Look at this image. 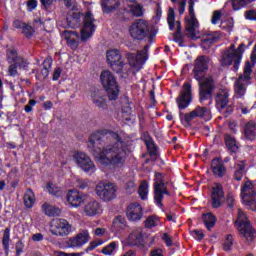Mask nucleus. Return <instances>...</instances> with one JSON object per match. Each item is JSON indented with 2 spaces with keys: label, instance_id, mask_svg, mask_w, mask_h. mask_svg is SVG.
<instances>
[{
  "label": "nucleus",
  "instance_id": "f257e3e1",
  "mask_svg": "<svg viewBox=\"0 0 256 256\" xmlns=\"http://www.w3.org/2000/svg\"><path fill=\"white\" fill-rule=\"evenodd\" d=\"M88 149L104 167L121 169L125 165L127 145L116 132L100 130L93 133L88 141Z\"/></svg>",
  "mask_w": 256,
  "mask_h": 256
},
{
  "label": "nucleus",
  "instance_id": "f03ea898",
  "mask_svg": "<svg viewBox=\"0 0 256 256\" xmlns=\"http://www.w3.org/2000/svg\"><path fill=\"white\" fill-rule=\"evenodd\" d=\"M211 65V58L207 56H198L194 63L193 74L200 87V101L209 99L215 89V82L213 77L205 76Z\"/></svg>",
  "mask_w": 256,
  "mask_h": 256
},
{
  "label": "nucleus",
  "instance_id": "7ed1b4c3",
  "mask_svg": "<svg viewBox=\"0 0 256 256\" xmlns=\"http://www.w3.org/2000/svg\"><path fill=\"white\" fill-rule=\"evenodd\" d=\"M250 59L252 63L249 61L245 62L243 74H241L234 83V93L238 99L245 96L247 93V87L251 85V73H253V67H255L256 63V43Z\"/></svg>",
  "mask_w": 256,
  "mask_h": 256
},
{
  "label": "nucleus",
  "instance_id": "20e7f679",
  "mask_svg": "<svg viewBox=\"0 0 256 256\" xmlns=\"http://www.w3.org/2000/svg\"><path fill=\"white\" fill-rule=\"evenodd\" d=\"M245 49H247V47L243 43L240 44L238 48L235 47V44H231L230 47L226 48L222 54L220 59L221 65L229 66L234 64V68L239 69Z\"/></svg>",
  "mask_w": 256,
  "mask_h": 256
},
{
  "label": "nucleus",
  "instance_id": "39448f33",
  "mask_svg": "<svg viewBox=\"0 0 256 256\" xmlns=\"http://www.w3.org/2000/svg\"><path fill=\"white\" fill-rule=\"evenodd\" d=\"M100 81L105 89L110 101H116L119 97V84H117V79L115 75L109 70H104L100 74Z\"/></svg>",
  "mask_w": 256,
  "mask_h": 256
},
{
  "label": "nucleus",
  "instance_id": "423d86ee",
  "mask_svg": "<svg viewBox=\"0 0 256 256\" xmlns=\"http://www.w3.org/2000/svg\"><path fill=\"white\" fill-rule=\"evenodd\" d=\"M235 227L237 231H239L240 235H242V237L248 241V243H251V241L255 239L256 231L251 226V223H249V219L247 218L245 212L241 209H238Z\"/></svg>",
  "mask_w": 256,
  "mask_h": 256
},
{
  "label": "nucleus",
  "instance_id": "0eeeda50",
  "mask_svg": "<svg viewBox=\"0 0 256 256\" xmlns=\"http://www.w3.org/2000/svg\"><path fill=\"white\" fill-rule=\"evenodd\" d=\"M179 117L184 127H191V123H193L195 119H204V121H210L211 110H209L207 107L197 106L190 112H180Z\"/></svg>",
  "mask_w": 256,
  "mask_h": 256
},
{
  "label": "nucleus",
  "instance_id": "6e6552de",
  "mask_svg": "<svg viewBox=\"0 0 256 256\" xmlns=\"http://www.w3.org/2000/svg\"><path fill=\"white\" fill-rule=\"evenodd\" d=\"M189 15L190 18L186 19V35L190 39H199L201 33L199 32V21L195 17V1L189 0Z\"/></svg>",
  "mask_w": 256,
  "mask_h": 256
},
{
  "label": "nucleus",
  "instance_id": "1a4fd4ad",
  "mask_svg": "<svg viewBox=\"0 0 256 256\" xmlns=\"http://www.w3.org/2000/svg\"><path fill=\"white\" fill-rule=\"evenodd\" d=\"M49 231L54 237H67L68 235H71L73 225H71L67 219L56 218L50 222Z\"/></svg>",
  "mask_w": 256,
  "mask_h": 256
},
{
  "label": "nucleus",
  "instance_id": "9d476101",
  "mask_svg": "<svg viewBox=\"0 0 256 256\" xmlns=\"http://www.w3.org/2000/svg\"><path fill=\"white\" fill-rule=\"evenodd\" d=\"M96 195L102 201H113L117 197V185L111 182H100L95 188Z\"/></svg>",
  "mask_w": 256,
  "mask_h": 256
},
{
  "label": "nucleus",
  "instance_id": "9b49d317",
  "mask_svg": "<svg viewBox=\"0 0 256 256\" xmlns=\"http://www.w3.org/2000/svg\"><path fill=\"white\" fill-rule=\"evenodd\" d=\"M130 37L136 41H143L149 35V23L138 19L129 27Z\"/></svg>",
  "mask_w": 256,
  "mask_h": 256
},
{
  "label": "nucleus",
  "instance_id": "f8f14e48",
  "mask_svg": "<svg viewBox=\"0 0 256 256\" xmlns=\"http://www.w3.org/2000/svg\"><path fill=\"white\" fill-rule=\"evenodd\" d=\"M163 178L164 176L161 173H156L154 177V201L159 207L163 205L164 195H169Z\"/></svg>",
  "mask_w": 256,
  "mask_h": 256
},
{
  "label": "nucleus",
  "instance_id": "ddd939ff",
  "mask_svg": "<svg viewBox=\"0 0 256 256\" xmlns=\"http://www.w3.org/2000/svg\"><path fill=\"white\" fill-rule=\"evenodd\" d=\"M241 198L251 211H256V190L253 188L251 181L244 183L241 189Z\"/></svg>",
  "mask_w": 256,
  "mask_h": 256
},
{
  "label": "nucleus",
  "instance_id": "4468645a",
  "mask_svg": "<svg viewBox=\"0 0 256 256\" xmlns=\"http://www.w3.org/2000/svg\"><path fill=\"white\" fill-rule=\"evenodd\" d=\"M74 159L76 164L84 173H88L89 175H93L97 171V167L95 166V162L91 160V157L84 152H76L74 154Z\"/></svg>",
  "mask_w": 256,
  "mask_h": 256
},
{
  "label": "nucleus",
  "instance_id": "2eb2a0df",
  "mask_svg": "<svg viewBox=\"0 0 256 256\" xmlns=\"http://www.w3.org/2000/svg\"><path fill=\"white\" fill-rule=\"evenodd\" d=\"M106 61L113 69V71H116L119 73L125 66V62L123 61V55L121 54V51L118 49H110L106 52Z\"/></svg>",
  "mask_w": 256,
  "mask_h": 256
},
{
  "label": "nucleus",
  "instance_id": "dca6fc26",
  "mask_svg": "<svg viewBox=\"0 0 256 256\" xmlns=\"http://www.w3.org/2000/svg\"><path fill=\"white\" fill-rule=\"evenodd\" d=\"M149 46H145L144 50L139 51L136 55L133 53H128L126 55L128 63L134 71H140L143 68V65L147 61V50Z\"/></svg>",
  "mask_w": 256,
  "mask_h": 256
},
{
  "label": "nucleus",
  "instance_id": "f3484780",
  "mask_svg": "<svg viewBox=\"0 0 256 256\" xmlns=\"http://www.w3.org/2000/svg\"><path fill=\"white\" fill-rule=\"evenodd\" d=\"M66 201L70 205V207L78 209V207H82L83 205H85V201H87V194L72 189L68 191L66 195Z\"/></svg>",
  "mask_w": 256,
  "mask_h": 256
},
{
  "label": "nucleus",
  "instance_id": "a211bd4d",
  "mask_svg": "<svg viewBox=\"0 0 256 256\" xmlns=\"http://www.w3.org/2000/svg\"><path fill=\"white\" fill-rule=\"evenodd\" d=\"M192 100L193 96L191 94V84L184 83L182 90L180 91V94L176 99L178 108L181 110L187 109V107L191 105Z\"/></svg>",
  "mask_w": 256,
  "mask_h": 256
},
{
  "label": "nucleus",
  "instance_id": "6ab92c4d",
  "mask_svg": "<svg viewBox=\"0 0 256 256\" xmlns=\"http://www.w3.org/2000/svg\"><path fill=\"white\" fill-rule=\"evenodd\" d=\"M95 19H93V14L91 12H87L84 16V25L81 29V40L87 41L90 37H93V33H95Z\"/></svg>",
  "mask_w": 256,
  "mask_h": 256
},
{
  "label": "nucleus",
  "instance_id": "aec40b11",
  "mask_svg": "<svg viewBox=\"0 0 256 256\" xmlns=\"http://www.w3.org/2000/svg\"><path fill=\"white\" fill-rule=\"evenodd\" d=\"M212 207L214 209H219L223 203H225V191L223 190V185L220 183H215L211 190Z\"/></svg>",
  "mask_w": 256,
  "mask_h": 256
},
{
  "label": "nucleus",
  "instance_id": "412c9836",
  "mask_svg": "<svg viewBox=\"0 0 256 256\" xmlns=\"http://www.w3.org/2000/svg\"><path fill=\"white\" fill-rule=\"evenodd\" d=\"M90 239L91 235L89 234V230H82L76 236L69 238L67 245L72 249H79L83 247V245H87Z\"/></svg>",
  "mask_w": 256,
  "mask_h": 256
},
{
  "label": "nucleus",
  "instance_id": "4be33fe9",
  "mask_svg": "<svg viewBox=\"0 0 256 256\" xmlns=\"http://www.w3.org/2000/svg\"><path fill=\"white\" fill-rule=\"evenodd\" d=\"M167 21L170 31H173L176 26L174 41H176V43H181V22H175V10H173V8L168 9Z\"/></svg>",
  "mask_w": 256,
  "mask_h": 256
},
{
  "label": "nucleus",
  "instance_id": "5701e85b",
  "mask_svg": "<svg viewBox=\"0 0 256 256\" xmlns=\"http://www.w3.org/2000/svg\"><path fill=\"white\" fill-rule=\"evenodd\" d=\"M126 215L129 221H141L143 217V206L137 202L131 203L127 207Z\"/></svg>",
  "mask_w": 256,
  "mask_h": 256
},
{
  "label": "nucleus",
  "instance_id": "b1692460",
  "mask_svg": "<svg viewBox=\"0 0 256 256\" xmlns=\"http://www.w3.org/2000/svg\"><path fill=\"white\" fill-rule=\"evenodd\" d=\"M84 213L86 217H97L103 213V207L98 201L91 200L84 206Z\"/></svg>",
  "mask_w": 256,
  "mask_h": 256
},
{
  "label": "nucleus",
  "instance_id": "393cba45",
  "mask_svg": "<svg viewBox=\"0 0 256 256\" xmlns=\"http://www.w3.org/2000/svg\"><path fill=\"white\" fill-rule=\"evenodd\" d=\"M215 101L218 111H223L229 105V92L227 90H220L215 96Z\"/></svg>",
  "mask_w": 256,
  "mask_h": 256
},
{
  "label": "nucleus",
  "instance_id": "a878e982",
  "mask_svg": "<svg viewBox=\"0 0 256 256\" xmlns=\"http://www.w3.org/2000/svg\"><path fill=\"white\" fill-rule=\"evenodd\" d=\"M7 61L8 63H15V65H18V67H20V69H25V67H27V61L19 57L17 55V51L13 48L8 49L7 51Z\"/></svg>",
  "mask_w": 256,
  "mask_h": 256
},
{
  "label": "nucleus",
  "instance_id": "bb28decb",
  "mask_svg": "<svg viewBox=\"0 0 256 256\" xmlns=\"http://www.w3.org/2000/svg\"><path fill=\"white\" fill-rule=\"evenodd\" d=\"M126 1H129L131 4H128L127 7H124V13H130V15H133L134 17H141L143 15V7L135 3V0Z\"/></svg>",
  "mask_w": 256,
  "mask_h": 256
},
{
  "label": "nucleus",
  "instance_id": "cd10ccee",
  "mask_svg": "<svg viewBox=\"0 0 256 256\" xmlns=\"http://www.w3.org/2000/svg\"><path fill=\"white\" fill-rule=\"evenodd\" d=\"M141 239H143V229L136 228L130 233L126 239V243L128 245H139L141 243Z\"/></svg>",
  "mask_w": 256,
  "mask_h": 256
},
{
  "label": "nucleus",
  "instance_id": "c85d7f7f",
  "mask_svg": "<svg viewBox=\"0 0 256 256\" xmlns=\"http://www.w3.org/2000/svg\"><path fill=\"white\" fill-rule=\"evenodd\" d=\"M42 212L44 215H47V217H59V215H61L59 207L52 205L49 202H45L42 205Z\"/></svg>",
  "mask_w": 256,
  "mask_h": 256
},
{
  "label": "nucleus",
  "instance_id": "c756f323",
  "mask_svg": "<svg viewBox=\"0 0 256 256\" xmlns=\"http://www.w3.org/2000/svg\"><path fill=\"white\" fill-rule=\"evenodd\" d=\"M244 137L248 141H255L256 139V124L253 121L246 123L244 127Z\"/></svg>",
  "mask_w": 256,
  "mask_h": 256
},
{
  "label": "nucleus",
  "instance_id": "7c9ffc66",
  "mask_svg": "<svg viewBox=\"0 0 256 256\" xmlns=\"http://www.w3.org/2000/svg\"><path fill=\"white\" fill-rule=\"evenodd\" d=\"M126 228L127 220H125V217L118 216L113 220L112 231H114V233H121V231L125 230Z\"/></svg>",
  "mask_w": 256,
  "mask_h": 256
},
{
  "label": "nucleus",
  "instance_id": "2f4dec72",
  "mask_svg": "<svg viewBox=\"0 0 256 256\" xmlns=\"http://www.w3.org/2000/svg\"><path fill=\"white\" fill-rule=\"evenodd\" d=\"M119 251V242L113 241L104 246L101 250L102 255L116 256Z\"/></svg>",
  "mask_w": 256,
  "mask_h": 256
},
{
  "label": "nucleus",
  "instance_id": "473e14b6",
  "mask_svg": "<svg viewBox=\"0 0 256 256\" xmlns=\"http://www.w3.org/2000/svg\"><path fill=\"white\" fill-rule=\"evenodd\" d=\"M211 169L216 177H223L225 175V166H223V162L219 158L212 160Z\"/></svg>",
  "mask_w": 256,
  "mask_h": 256
},
{
  "label": "nucleus",
  "instance_id": "72a5a7b5",
  "mask_svg": "<svg viewBox=\"0 0 256 256\" xmlns=\"http://www.w3.org/2000/svg\"><path fill=\"white\" fill-rule=\"evenodd\" d=\"M119 7V0H101V8L103 13H111Z\"/></svg>",
  "mask_w": 256,
  "mask_h": 256
},
{
  "label": "nucleus",
  "instance_id": "f704fd0d",
  "mask_svg": "<svg viewBox=\"0 0 256 256\" xmlns=\"http://www.w3.org/2000/svg\"><path fill=\"white\" fill-rule=\"evenodd\" d=\"M161 225V219L155 215L148 216L144 222L146 229H157V227H161Z\"/></svg>",
  "mask_w": 256,
  "mask_h": 256
},
{
  "label": "nucleus",
  "instance_id": "c9c22d12",
  "mask_svg": "<svg viewBox=\"0 0 256 256\" xmlns=\"http://www.w3.org/2000/svg\"><path fill=\"white\" fill-rule=\"evenodd\" d=\"M202 219L204 221L205 227L208 229V231H211L215 227V224L217 223V218L213 213H206L202 216Z\"/></svg>",
  "mask_w": 256,
  "mask_h": 256
},
{
  "label": "nucleus",
  "instance_id": "e433bc0d",
  "mask_svg": "<svg viewBox=\"0 0 256 256\" xmlns=\"http://www.w3.org/2000/svg\"><path fill=\"white\" fill-rule=\"evenodd\" d=\"M35 201V193L33 192V190H26V193L24 194L25 207H27V209H31L35 205Z\"/></svg>",
  "mask_w": 256,
  "mask_h": 256
},
{
  "label": "nucleus",
  "instance_id": "4c0bfd02",
  "mask_svg": "<svg viewBox=\"0 0 256 256\" xmlns=\"http://www.w3.org/2000/svg\"><path fill=\"white\" fill-rule=\"evenodd\" d=\"M243 175H245V163L239 161L235 164L234 179H236V181H241Z\"/></svg>",
  "mask_w": 256,
  "mask_h": 256
},
{
  "label": "nucleus",
  "instance_id": "58836bf2",
  "mask_svg": "<svg viewBox=\"0 0 256 256\" xmlns=\"http://www.w3.org/2000/svg\"><path fill=\"white\" fill-rule=\"evenodd\" d=\"M9 243H11V228H6L2 237V245L5 253H9Z\"/></svg>",
  "mask_w": 256,
  "mask_h": 256
},
{
  "label": "nucleus",
  "instance_id": "ea45409f",
  "mask_svg": "<svg viewBox=\"0 0 256 256\" xmlns=\"http://www.w3.org/2000/svg\"><path fill=\"white\" fill-rule=\"evenodd\" d=\"M138 193L140 195V199H142L143 201H145L149 195V183H147V181L143 180L140 183V186L138 188Z\"/></svg>",
  "mask_w": 256,
  "mask_h": 256
},
{
  "label": "nucleus",
  "instance_id": "a19ab883",
  "mask_svg": "<svg viewBox=\"0 0 256 256\" xmlns=\"http://www.w3.org/2000/svg\"><path fill=\"white\" fill-rule=\"evenodd\" d=\"M92 101L99 109H105L107 107V100L99 94H94L92 96Z\"/></svg>",
  "mask_w": 256,
  "mask_h": 256
},
{
  "label": "nucleus",
  "instance_id": "79ce46f5",
  "mask_svg": "<svg viewBox=\"0 0 256 256\" xmlns=\"http://www.w3.org/2000/svg\"><path fill=\"white\" fill-rule=\"evenodd\" d=\"M46 189L50 195H54V197H61V188L53 183H48Z\"/></svg>",
  "mask_w": 256,
  "mask_h": 256
},
{
  "label": "nucleus",
  "instance_id": "37998d69",
  "mask_svg": "<svg viewBox=\"0 0 256 256\" xmlns=\"http://www.w3.org/2000/svg\"><path fill=\"white\" fill-rule=\"evenodd\" d=\"M215 41H217V37L215 36V34H208L207 38H204L202 40V47L203 49H207L209 47H211L212 43H215Z\"/></svg>",
  "mask_w": 256,
  "mask_h": 256
},
{
  "label": "nucleus",
  "instance_id": "c03bdc74",
  "mask_svg": "<svg viewBox=\"0 0 256 256\" xmlns=\"http://www.w3.org/2000/svg\"><path fill=\"white\" fill-rule=\"evenodd\" d=\"M8 179L10 182V185L12 187H16L19 185V179H17V168H13L9 173H8Z\"/></svg>",
  "mask_w": 256,
  "mask_h": 256
},
{
  "label": "nucleus",
  "instance_id": "a18cd8bd",
  "mask_svg": "<svg viewBox=\"0 0 256 256\" xmlns=\"http://www.w3.org/2000/svg\"><path fill=\"white\" fill-rule=\"evenodd\" d=\"M75 37H79V34L72 32L70 33V37L67 38V45H69V47H71L72 49H77V47L79 46Z\"/></svg>",
  "mask_w": 256,
  "mask_h": 256
},
{
  "label": "nucleus",
  "instance_id": "49530a36",
  "mask_svg": "<svg viewBox=\"0 0 256 256\" xmlns=\"http://www.w3.org/2000/svg\"><path fill=\"white\" fill-rule=\"evenodd\" d=\"M103 243H105V241H103L100 238H97L89 243L88 247L86 248V251L87 252L93 251V249H97V247H101Z\"/></svg>",
  "mask_w": 256,
  "mask_h": 256
},
{
  "label": "nucleus",
  "instance_id": "de8ad7c7",
  "mask_svg": "<svg viewBox=\"0 0 256 256\" xmlns=\"http://www.w3.org/2000/svg\"><path fill=\"white\" fill-rule=\"evenodd\" d=\"M224 251H231V247H233V236L227 235L222 244Z\"/></svg>",
  "mask_w": 256,
  "mask_h": 256
},
{
  "label": "nucleus",
  "instance_id": "09e8293b",
  "mask_svg": "<svg viewBox=\"0 0 256 256\" xmlns=\"http://www.w3.org/2000/svg\"><path fill=\"white\" fill-rule=\"evenodd\" d=\"M225 143H226V146L228 147V149H235V147L237 145L235 137H233L229 134L225 135Z\"/></svg>",
  "mask_w": 256,
  "mask_h": 256
},
{
  "label": "nucleus",
  "instance_id": "8fccbe9b",
  "mask_svg": "<svg viewBox=\"0 0 256 256\" xmlns=\"http://www.w3.org/2000/svg\"><path fill=\"white\" fill-rule=\"evenodd\" d=\"M233 19H228L227 21H222L220 24L221 29H224L225 31L231 32L233 29Z\"/></svg>",
  "mask_w": 256,
  "mask_h": 256
},
{
  "label": "nucleus",
  "instance_id": "3c124183",
  "mask_svg": "<svg viewBox=\"0 0 256 256\" xmlns=\"http://www.w3.org/2000/svg\"><path fill=\"white\" fill-rule=\"evenodd\" d=\"M146 146L150 155H157V146H155L153 140L146 141Z\"/></svg>",
  "mask_w": 256,
  "mask_h": 256
},
{
  "label": "nucleus",
  "instance_id": "603ef678",
  "mask_svg": "<svg viewBox=\"0 0 256 256\" xmlns=\"http://www.w3.org/2000/svg\"><path fill=\"white\" fill-rule=\"evenodd\" d=\"M222 15L223 14L221 13V11H219V10L214 11L213 15H212V19H211L212 25H217V23H219V21H221Z\"/></svg>",
  "mask_w": 256,
  "mask_h": 256
},
{
  "label": "nucleus",
  "instance_id": "864d4df0",
  "mask_svg": "<svg viewBox=\"0 0 256 256\" xmlns=\"http://www.w3.org/2000/svg\"><path fill=\"white\" fill-rule=\"evenodd\" d=\"M172 3H178L179 5V8H178V11H179V14L180 15H183V13H185V7H186V0H171Z\"/></svg>",
  "mask_w": 256,
  "mask_h": 256
},
{
  "label": "nucleus",
  "instance_id": "5fc2aeb1",
  "mask_svg": "<svg viewBox=\"0 0 256 256\" xmlns=\"http://www.w3.org/2000/svg\"><path fill=\"white\" fill-rule=\"evenodd\" d=\"M18 67H19V64L10 63V66L8 68V74L10 75V77L17 76V68Z\"/></svg>",
  "mask_w": 256,
  "mask_h": 256
},
{
  "label": "nucleus",
  "instance_id": "6e6d98bb",
  "mask_svg": "<svg viewBox=\"0 0 256 256\" xmlns=\"http://www.w3.org/2000/svg\"><path fill=\"white\" fill-rule=\"evenodd\" d=\"M37 105V101L34 99L29 100L28 105L25 106L24 110L26 113H31L33 111V107Z\"/></svg>",
  "mask_w": 256,
  "mask_h": 256
},
{
  "label": "nucleus",
  "instance_id": "4d7b16f0",
  "mask_svg": "<svg viewBox=\"0 0 256 256\" xmlns=\"http://www.w3.org/2000/svg\"><path fill=\"white\" fill-rule=\"evenodd\" d=\"M83 253H65L63 251H54L52 256H82Z\"/></svg>",
  "mask_w": 256,
  "mask_h": 256
},
{
  "label": "nucleus",
  "instance_id": "13d9d810",
  "mask_svg": "<svg viewBox=\"0 0 256 256\" xmlns=\"http://www.w3.org/2000/svg\"><path fill=\"white\" fill-rule=\"evenodd\" d=\"M227 206L230 207V209H233L235 207V196L233 194H228L226 198Z\"/></svg>",
  "mask_w": 256,
  "mask_h": 256
},
{
  "label": "nucleus",
  "instance_id": "bf43d9fd",
  "mask_svg": "<svg viewBox=\"0 0 256 256\" xmlns=\"http://www.w3.org/2000/svg\"><path fill=\"white\" fill-rule=\"evenodd\" d=\"M22 33L26 36V37H31V35H33V31L30 25L24 24V26L22 27Z\"/></svg>",
  "mask_w": 256,
  "mask_h": 256
},
{
  "label": "nucleus",
  "instance_id": "052dcab7",
  "mask_svg": "<svg viewBox=\"0 0 256 256\" xmlns=\"http://www.w3.org/2000/svg\"><path fill=\"white\" fill-rule=\"evenodd\" d=\"M192 237H194V239H196L197 241H201L205 237V235L201 230H194L192 231Z\"/></svg>",
  "mask_w": 256,
  "mask_h": 256
},
{
  "label": "nucleus",
  "instance_id": "680f3d73",
  "mask_svg": "<svg viewBox=\"0 0 256 256\" xmlns=\"http://www.w3.org/2000/svg\"><path fill=\"white\" fill-rule=\"evenodd\" d=\"M136 187H137V184H135L134 181H129L128 183H126V191H127V193L135 192Z\"/></svg>",
  "mask_w": 256,
  "mask_h": 256
},
{
  "label": "nucleus",
  "instance_id": "e2e57ef3",
  "mask_svg": "<svg viewBox=\"0 0 256 256\" xmlns=\"http://www.w3.org/2000/svg\"><path fill=\"white\" fill-rule=\"evenodd\" d=\"M162 240L166 243L167 247H171V245H173V240L171 239V236H169L168 233L163 234Z\"/></svg>",
  "mask_w": 256,
  "mask_h": 256
},
{
  "label": "nucleus",
  "instance_id": "0e129e2a",
  "mask_svg": "<svg viewBox=\"0 0 256 256\" xmlns=\"http://www.w3.org/2000/svg\"><path fill=\"white\" fill-rule=\"evenodd\" d=\"M106 232H107V230H106L105 228H96V229L93 231V234H94L96 237H103Z\"/></svg>",
  "mask_w": 256,
  "mask_h": 256
},
{
  "label": "nucleus",
  "instance_id": "69168bd1",
  "mask_svg": "<svg viewBox=\"0 0 256 256\" xmlns=\"http://www.w3.org/2000/svg\"><path fill=\"white\" fill-rule=\"evenodd\" d=\"M246 19H249L250 21H256V11L250 10L246 12Z\"/></svg>",
  "mask_w": 256,
  "mask_h": 256
},
{
  "label": "nucleus",
  "instance_id": "338daca9",
  "mask_svg": "<svg viewBox=\"0 0 256 256\" xmlns=\"http://www.w3.org/2000/svg\"><path fill=\"white\" fill-rule=\"evenodd\" d=\"M12 26L14 27V29H23L25 23H23L21 20H14Z\"/></svg>",
  "mask_w": 256,
  "mask_h": 256
},
{
  "label": "nucleus",
  "instance_id": "774afa93",
  "mask_svg": "<svg viewBox=\"0 0 256 256\" xmlns=\"http://www.w3.org/2000/svg\"><path fill=\"white\" fill-rule=\"evenodd\" d=\"M44 237L43 234L41 233H36L32 235V241H34L35 243L39 242V241H43Z\"/></svg>",
  "mask_w": 256,
  "mask_h": 256
}]
</instances>
